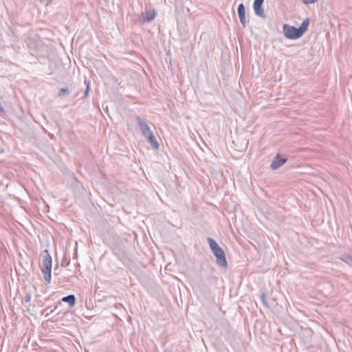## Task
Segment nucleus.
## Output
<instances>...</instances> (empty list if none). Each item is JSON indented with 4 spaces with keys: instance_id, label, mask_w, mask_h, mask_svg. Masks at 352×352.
<instances>
[{
    "instance_id": "nucleus-1",
    "label": "nucleus",
    "mask_w": 352,
    "mask_h": 352,
    "mask_svg": "<svg viewBox=\"0 0 352 352\" xmlns=\"http://www.w3.org/2000/svg\"><path fill=\"white\" fill-rule=\"evenodd\" d=\"M309 23V19L306 18L303 20L299 28H295L288 24H285L283 25L285 36L289 39L300 38L307 30Z\"/></svg>"
},
{
    "instance_id": "nucleus-2",
    "label": "nucleus",
    "mask_w": 352,
    "mask_h": 352,
    "mask_svg": "<svg viewBox=\"0 0 352 352\" xmlns=\"http://www.w3.org/2000/svg\"><path fill=\"white\" fill-rule=\"evenodd\" d=\"M210 248L217 258V263L224 268L228 267V262L226 258V254L223 249L218 245V243L212 238L207 239Z\"/></svg>"
},
{
    "instance_id": "nucleus-3",
    "label": "nucleus",
    "mask_w": 352,
    "mask_h": 352,
    "mask_svg": "<svg viewBox=\"0 0 352 352\" xmlns=\"http://www.w3.org/2000/svg\"><path fill=\"white\" fill-rule=\"evenodd\" d=\"M41 256L42 262L40 265V267L44 274L45 280L49 283L51 281L52 259L47 250H43Z\"/></svg>"
},
{
    "instance_id": "nucleus-4",
    "label": "nucleus",
    "mask_w": 352,
    "mask_h": 352,
    "mask_svg": "<svg viewBox=\"0 0 352 352\" xmlns=\"http://www.w3.org/2000/svg\"><path fill=\"white\" fill-rule=\"evenodd\" d=\"M156 13L154 10L144 11L138 17L140 23H145L152 21L155 17Z\"/></svg>"
},
{
    "instance_id": "nucleus-5",
    "label": "nucleus",
    "mask_w": 352,
    "mask_h": 352,
    "mask_svg": "<svg viewBox=\"0 0 352 352\" xmlns=\"http://www.w3.org/2000/svg\"><path fill=\"white\" fill-rule=\"evenodd\" d=\"M135 119L143 136H146L152 132L144 120L142 119L139 116H135Z\"/></svg>"
},
{
    "instance_id": "nucleus-6",
    "label": "nucleus",
    "mask_w": 352,
    "mask_h": 352,
    "mask_svg": "<svg viewBox=\"0 0 352 352\" xmlns=\"http://www.w3.org/2000/svg\"><path fill=\"white\" fill-rule=\"evenodd\" d=\"M264 0H254L253 8L255 14L262 18H265L264 10L262 8Z\"/></svg>"
},
{
    "instance_id": "nucleus-7",
    "label": "nucleus",
    "mask_w": 352,
    "mask_h": 352,
    "mask_svg": "<svg viewBox=\"0 0 352 352\" xmlns=\"http://www.w3.org/2000/svg\"><path fill=\"white\" fill-rule=\"evenodd\" d=\"M287 161V158L281 157L279 154H277L271 163L270 167L272 170H276L283 165Z\"/></svg>"
},
{
    "instance_id": "nucleus-8",
    "label": "nucleus",
    "mask_w": 352,
    "mask_h": 352,
    "mask_svg": "<svg viewBox=\"0 0 352 352\" xmlns=\"http://www.w3.org/2000/svg\"><path fill=\"white\" fill-rule=\"evenodd\" d=\"M238 15L239 20L243 28L246 26L245 8L243 3H240L238 6Z\"/></svg>"
},
{
    "instance_id": "nucleus-9",
    "label": "nucleus",
    "mask_w": 352,
    "mask_h": 352,
    "mask_svg": "<svg viewBox=\"0 0 352 352\" xmlns=\"http://www.w3.org/2000/svg\"><path fill=\"white\" fill-rule=\"evenodd\" d=\"M145 138H146L148 143L155 148L158 149L160 147V144L157 141L155 135H153V132L147 134V135L144 136Z\"/></svg>"
},
{
    "instance_id": "nucleus-10",
    "label": "nucleus",
    "mask_w": 352,
    "mask_h": 352,
    "mask_svg": "<svg viewBox=\"0 0 352 352\" xmlns=\"http://www.w3.org/2000/svg\"><path fill=\"white\" fill-rule=\"evenodd\" d=\"M64 302H67L70 307H73L76 304V297L73 294H69L67 296H65L61 300Z\"/></svg>"
},
{
    "instance_id": "nucleus-11",
    "label": "nucleus",
    "mask_w": 352,
    "mask_h": 352,
    "mask_svg": "<svg viewBox=\"0 0 352 352\" xmlns=\"http://www.w3.org/2000/svg\"><path fill=\"white\" fill-rule=\"evenodd\" d=\"M340 259L348 264L352 263V254H344L340 257Z\"/></svg>"
},
{
    "instance_id": "nucleus-12",
    "label": "nucleus",
    "mask_w": 352,
    "mask_h": 352,
    "mask_svg": "<svg viewBox=\"0 0 352 352\" xmlns=\"http://www.w3.org/2000/svg\"><path fill=\"white\" fill-rule=\"evenodd\" d=\"M69 94V91L67 88H61L59 90L58 96L60 97H64L65 96H67Z\"/></svg>"
},
{
    "instance_id": "nucleus-13",
    "label": "nucleus",
    "mask_w": 352,
    "mask_h": 352,
    "mask_svg": "<svg viewBox=\"0 0 352 352\" xmlns=\"http://www.w3.org/2000/svg\"><path fill=\"white\" fill-rule=\"evenodd\" d=\"M261 299L262 300L263 304L265 307H268V304H267V294L265 292H263L261 294Z\"/></svg>"
},
{
    "instance_id": "nucleus-14",
    "label": "nucleus",
    "mask_w": 352,
    "mask_h": 352,
    "mask_svg": "<svg viewBox=\"0 0 352 352\" xmlns=\"http://www.w3.org/2000/svg\"><path fill=\"white\" fill-rule=\"evenodd\" d=\"M85 83L87 84L86 91L85 92V97H87L88 94H89V82H87L86 80H85Z\"/></svg>"
},
{
    "instance_id": "nucleus-15",
    "label": "nucleus",
    "mask_w": 352,
    "mask_h": 352,
    "mask_svg": "<svg viewBox=\"0 0 352 352\" xmlns=\"http://www.w3.org/2000/svg\"><path fill=\"white\" fill-rule=\"evenodd\" d=\"M85 83L87 84L86 91L85 92V97H87L88 94H89V82H87L86 80H85Z\"/></svg>"
},
{
    "instance_id": "nucleus-16",
    "label": "nucleus",
    "mask_w": 352,
    "mask_h": 352,
    "mask_svg": "<svg viewBox=\"0 0 352 352\" xmlns=\"http://www.w3.org/2000/svg\"><path fill=\"white\" fill-rule=\"evenodd\" d=\"M302 1L304 4L307 5V4L316 3V1H318V0H302Z\"/></svg>"
},
{
    "instance_id": "nucleus-17",
    "label": "nucleus",
    "mask_w": 352,
    "mask_h": 352,
    "mask_svg": "<svg viewBox=\"0 0 352 352\" xmlns=\"http://www.w3.org/2000/svg\"><path fill=\"white\" fill-rule=\"evenodd\" d=\"M31 300V296L30 294H26L25 297V302H30Z\"/></svg>"
},
{
    "instance_id": "nucleus-18",
    "label": "nucleus",
    "mask_w": 352,
    "mask_h": 352,
    "mask_svg": "<svg viewBox=\"0 0 352 352\" xmlns=\"http://www.w3.org/2000/svg\"><path fill=\"white\" fill-rule=\"evenodd\" d=\"M56 307H55V309H54V310H52V311H50V313L47 314L45 315V317H48L50 314H52V313L54 311V310L56 309Z\"/></svg>"
}]
</instances>
